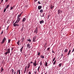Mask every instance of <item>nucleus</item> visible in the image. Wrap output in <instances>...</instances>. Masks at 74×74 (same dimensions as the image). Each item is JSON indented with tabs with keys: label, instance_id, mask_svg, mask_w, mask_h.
Here are the masks:
<instances>
[{
	"label": "nucleus",
	"instance_id": "f257e3e1",
	"mask_svg": "<svg viewBox=\"0 0 74 74\" xmlns=\"http://www.w3.org/2000/svg\"><path fill=\"white\" fill-rule=\"evenodd\" d=\"M6 52L4 53L5 55H7L8 54L10 53V49L9 48L8 49L6 50L5 51Z\"/></svg>",
	"mask_w": 74,
	"mask_h": 74
},
{
	"label": "nucleus",
	"instance_id": "f03ea898",
	"mask_svg": "<svg viewBox=\"0 0 74 74\" xmlns=\"http://www.w3.org/2000/svg\"><path fill=\"white\" fill-rule=\"evenodd\" d=\"M20 20H21V18H17V20L16 21V23H18L20 21Z\"/></svg>",
	"mask_w": 74,
	"mask_h": 74
},
{
	"label": "nucleus",
	"instance_id": "7ed1b4c3",
	"mask_svg": "<svg viewBox=\"0 0 74 74\" xmlns=\"http://www.w3.org/2000/svg\"><path fill=\"white\" fill-rule=\"evenodd\" d=\"M62 11L60 10H58V15H59V14H60V13H62Z\"/></svg>",
	"mask_w": 74,
	"mask_h": 74
},
{
	"label": "nucleus",
	"instance_id": "20e7f679",
	"mask_svg": "<svg viewBox=\"0 0 74 74\" xmlns=\"http://www.w3.org/2000/svg\"><path fill=\"white\" fill-rule=\"evenodd\" d=\"M16 23V22H15V23L13 24L14 26L15 27L16 26H19V25Z\"/></svg>",
	"mask_w": 74,
	"mask_h": 74
},
{
	"label": "nucleus",
	"instance_id": "39448f33",
	"mask_svg": "<svg viewBox=\"0 0 74 74\" xmlns=\"http://www.w3.org/2000/svg\"><path fill=\"white\" fill-rule=\"evenodd\" d=\"M37 29L38 28L37 27L34 32V33H36V34H37V32H38V29Z\"/></svg>",
	"mask_w": 74,
	"mask_h": 74
},
{
	"label": "nucleus",
	"instance_id": "423d86ee",
	"mask_svg": "<svg viewBox=\"0 0 74 74\" xmlns=\"http://www.w3.org/2000/svg\"><path fill=\"white\" fill-rule=\"evenodd\" d=\"M27 48H28L29 49L31 48V47L30 46V44H28L27 45Z\"/></svg>",
	"mask_w": 74,
	"mask_h": 74
},
{
	"label": "nucleus",
	"instance_id": "0eeeda50",
	"mask_svg": "<svg viewBox=\"0 0 74 74\" xmlns=\"http://www.w3.org/2000/svg\"><path fill=\"white\" fill-rule=\"evenodd\" d=\"M42 8V6H38V9L39 10H41Z\"/></svg>",
	"mask_w": 74,
	"mask_h": 74
},
{
	"label": "nucleus",
	"instance_id": "6e6552de",
	"mask_svg": "<svg viewBox=\"0 0 74 74\" xmlns=\"http://www.w3.org/2000/svg\"><path fill=\"white\" fill-rule=\"evenodd\" d=\"M36 36H34L33 39V42H36Z\"/></svg>",
	"mask_w": 74,
	"mask_h": 74
},
{
	"label": "nucleus",
	"instance_id": "1a4fd4ad",
	"mask_svg": "<svg viewBox=\"0 0 74 74\" xmlns=\"http://www.w3.org/2000/svg\"><path fill=\"white\" fill-rule=\"evenodd\" d=\"M40 24H42V23H44V21L42 20L41 21H40Z\"/></svg>",
	"mask_w": 74,
	"mask_h": 74
},
{
	"label": "nucleus",
	"instance_id": "9d476101",
	"mask_svg": "<svg viewBox=\"0 0 74 74\" xmlns=\"http://www.w3.org/2000/svg\"><path fill=\"white\" fill-rule=\"evenodd\" d=\"M30 63L28 64V66L27 67V69H29L30 68Z\"/></svg>",
	"mask_w": 74,
	"mask_h": 74
},
{
	"label": "nucleus",
	"instance_id": "9b49d317",
	"mask_svg": "<svg viewBox=\"0 0 74 74\" xmlns=\"http://www.w3.org/2000/svg\"><path fill=\"white\" fill-rule=\"evenodd\" d=\"M26 21V18H24L23 19L22 21V22H25Z\"/></svg>",
	"mask_w": 74,
	"mask_h": 74
},
{
	"label": "nucleus",
	"instance_id": "f8f14e48",
	"mask_svg": "<svg viewBox=\"0 0 74 74\" xmlns=\"http://www.w3.org/2000/svg\"><path fill=\"white\" fill-rule=\"evenodd\" d=\"M70 52H71V50H69L68 53V55L69 56V55H70Z\"/></svg>",
	"mask_w": 74,
	"mask_h": 74
},
{
	"label": "nucleus",
	"instance_id": "ddd939ff",
	"mask_svg": "<svg viewBox=\"0 0 74 74\" xmlns=\"http://www.w3.org/2000/svg\"><path fill=\"white\" fill-rule=\"evenodd\" d=\"M43 9H41L40 10V13H42V12H43Z\"/></svg>",
	"mask_w": 74,
	"mask_h": 74
},
{
	"label": "nucleus",
	"instance_id": "4468645a",
	"mask_svg": "<svg viewBox=\"0 0 74 74\" xmlns=\"http://www.w3.org/2000/svg\"><path fill=\"white\" fill-rule=\"evenodd\" d=\"M50 8H51V9H52L53 8V5H50Z\"/></svg>",
	"mask_w": 74,
	"mask_h": 74
},
{
	"label": "nucleus",
	"instance_id": "2eb2a0df",
	"mask_svg": "<svg viewBox=\"0 0 74 74\" xmlns=\"http://www.w3.org/2000/svg\"><path fill=\"white\" fill-rule=\"evenodd\" d=\"M67 51H68V49H66L65 50L64 52L65 53H66V52H67Z\"/></svg>",
	"mask_w": 74,
	"mask_h": 74
},
{
	"label": "nucleus",
	"instance_id": "dca6fc26",
	"mask_svg": "<svg viewBox=\"0 0 74 74\" xmlns=\"http://www.w3.org/2000/svg\"><path fill=\"white\" fill-rule=\"evenodd\" d=\"M11 71H12V74H14V69H12L11 70Z\"/></svg>",
	"mask_w": 74,
	"mask_h": 74
},
{
	"label": "nucleus",
	"instance_id": "f3484780",
	"mask_svg": "<svg viewBox=\"0 0 74 74\" xmlns=\"http://www.w3.org/2000/svg\"><path fill=\"white\" fill-rule=\"evenodd\" d=\"M40 66H39L38 67V69L37 70L38 72V73H39L40 71H39L40 70Z\"/></svg>",
	"mask_w": 74,
	"mask_h": 74
},
{
	"label": "nucleus",
	"instance_id": "a211bd4d",
	"mask_svg": "<svg viewBox=\"0 0 74 74\" xmlns=\"http://www.w3.org/2000/svg\"><path fill=\"white\" fill-rule=\"evenodd\" d=\"M40 58L42 59H44V56L42 55L40 56Z\"/></svg>",
	"mask_w": 74,
	"mask_h": 74
},
{
	"label": "nucleus",
	"instance_id": "6ab92c4d",
	"mask_svg": "<svg viewBox=\"0 0 74 74\" xmlns=\"http://www.w3.org/2000/svg\"><path fill=\"white\" fill-rule=\"evenodd\" d=\"M21 14H19V15H18L17 18H19V17H21Z\"/></svg>",
	"mask_w": 74,
	"mask_h": 74
},
{
	"label": "nucleus",
	"instance_id": "aec40b11",
	"mask_svg": "<svg viewBox=\"0 0 74 74\" xmlns=\"http://www.w3.org/2000/svg\"><path fill=\"white\" fill-rule=\"evenodd\" d=\"M19 43H20V40H19L17 42V44H18V45H19Z\"/></svg>",
	"mask_w": 74,
	"mask_h": 74
},
{
	"label": "nucleus",
	"instance_id": "412c9836",
	"mask_svg": "<svg viewBox=\"0 0 74 74\" xmlns=\"http://www.w3.org/2000/svg\"><path fill=\"white\" fill-rule=\"evenodd\" d=\"M4 71V69L2 67L1 68V72H3Z\"/></svg>",
	"mask_w": 74,
	"mask_h": 74
},
{
	"label": "nucleus",
	"instance_id": "4be33fe9",
	"mask_svg": "<svg viewBox=\"0 0 74 74\" xmlns=\"http://www.w3.org/2000/svg\"><path fill=\"white\" fill-rule=\"evenodd\" d=\"M56 61L55 60L53 63V65H55V63H56Z\"/></svg>",
	"mask_w": 74,
	"mask_h": 74
},
{
	"label": "nucleus",
	"instance_id": "5701e85b",
	"mask_svg": "<svg viewBox=\"0 0 74 74\" xmlns=\"http://www.w3.org/2000/svg\"><path fill=\"white\" fill-rule=\"evenodd\" d=\"M25 39V38L23 37L22 38V42H23V41H24V39Z\"/></svg>",
	"mask_w": 74,
	"mask_h": 74
},
{
	"label": "nucleus",
	"instance_id": "b1692460",
	"mask_svg": "<svg viewBox=\"0 0 74 74\" xmlns=\"http://www.w3.org/2000/svg\"><path fill=\"white\" fill-rule=\"evenodd\" d=\"M33 65L35 67H36V66L37 65V64H35L34 63Z\"/></svg>",
	"mask_w": 74,
	"mask_h": 74
},
{
	"label": "nucleus",
	"instance_id": "393cba45",
	"mask_svg": "<svg viewBox=\"0 0 74 74\" xmlns=\"http://www.w3.org/2000/svg\"><path fill=\"white\" fill-rule=\"evenodd\" d=\"M3 41H5V40H6V38H5V37H4L3 39Z\"/></svg>",
	"mask_w": 74,
	"mask_h": 74
},
{
	"label": "nucleus",
	"instance_id": "a878e982",
	"mask_svg": "<svg viewBox=\"0 0 74 74\" xmlns=\"http://www.w3.org/2000/svg\"><path fill=\"white\" fill-rule=\"evenodd\" d=\"M10 7V5H7V6H6V9H7V8H8V7Z\"/></svg>",
	"mask_w": 74,
	"mask_h": 74
},
{
	"label": "nucleus",
	"instance_id": "bb28decb",
	"mask_svg": "<svg viewBox=\"0 0 74 74\" xmlns=\"http://www.w3.org/2000/svg\"><path fill=\"white\" fill-rule=\"evenodd\" d=\"M4 42H5V41H4V40H2V42H1V44H3Z\"/></svg>",
	"mask_w": 74,
	"mask_h": 74
},
{
	"label": "nucleus",
	"instance_id": "cd10ccee",
	"mask_svg": "<svg viewBox=\"0 0 74 74\" xmlns=\"http://www.w3.org/2000/svg\"><path fill=\"white\" fill-rule=\"evenodd\" d=\"M58 66H59V67H61V66H62V63L58 65Z\"/></svg>",
	"mask_w": 74,
	"mask_h": 74
},
{
	"label": "nucleus",
	"instance_id": "c85d7f7f",
	"mask_svg": "<svg viewBox=\"0 0 74 74\" xmlns=\"http://www.w3.org/2000/svg\"><path fill=\"white\" fill-rule=\"evenodd\" d=\"M48 64V63H47V62H45V66H47V65Z\"/></svg>",
	"mask_w": 74,
	"mask_h": 74
},
{
	"label": "nucleus",
	"instance_id": "c756f323",
	"mask_svg": "<svg viewBox=\"0 0 74 74\" xmlns=\"http://www.w3.org/2000/svg\"><path fill=\"white\" fill-rule=\"evenodd\" d=\"M27 41H29V42H31V40L29 39L27 40Z\"/></svg>",
	"mask_w": 74,
	"mask_h": 74
},
{
	"label": "nucleus",
	"instance_id": "7c9ffc66",
	"mask_svg": "<svg viewBox=\"0 0 74 74\" xmlns=\"http://www.w3.org/2000/svg\"><path fill=\"white\" fill-rule=\"evenodd\" d=\"M40 52H38V56H40Z\"/></svg>",
	"mask_w": 74,
	"mask_h": 74
},
{
	"label": "nucleus",
	"instance_id": "2f4dec72",
	"mask_svg": "<svg viewBox=\"0 0 74 74\" xmlns=\"http://www.w3.org/2000/svg\"><path fill=\"white\" fill-rule=\"evenodd\" d=\"M56 59V57H55L54 58H53V62L55 61V60Z\"/></svg>",
	"mask_w": 74,
	"mask_h": 74
},
{
	"label": "nucleus",
	"instance_id": "473e14b6",
	"mask_svg": "<svg viewBox=\"0 0 74 74\" xmlns=\"http://www.w3.org/2000/svg\"><path fill=\"white\" fill-rule=\"evenodd\" d=\"M21 70H19L18 71V73L19 74H21Z\"/></svg>",
	"mask_w": 74,
	"mask_h": 74
},
{
	"label": "nucleus",
	"instance_id": "72a5a7b5",
	"mask_svg": "<svg viewBox=\"0 0 74 74\" xmlns=\"http://www.w3.org/2000/svg\"><path fill=\"white\" fill-rule=\"evenodd\" d=\"M42 62L41 61H40V66H42Z\"/></svg>",
	"mask_w": 74,
	"mask_h": 74
},
{
	"label": "nucleus",
	"instance_id": "f704fd0d",
	"mask_svg": "<svg viewBox=\"0 0 74 74\" xmlns=\"http://www.w3.org/2000/svg\"><path fill=\"white\" fill-rule=\"evenodd\" d=\"M23 50V49L21 48V49H20V51L21 52H22Z\"/></svg>",
	"mask_w": 74,
	"mask_h": 74
},
{
	"label": "nucleus",
	"instance_id": "c9c22d12",
	"mask_svg": "<svg viewBox=\"0 0 74 74\" xmlns=\"http://www.w3.org/2000/svg\"><path fill=\"white\" fill-rule=\"evenodd\" d=\"M11 41V40L9 39L8 40V43H10Z\"/></svg>",
	"mask_w": 74,
	"mask_h": 74
},
{
	"label": "nucleus",
	"instance_id": "e433bc0d",
	"mask_svg": "<svg viewBox=\"0 0 74 74\" xmlns=\"http://www.w3.org/2000/svg\"><path fill=\"white\" fill-rule=\"evenodd\" d=\"M13 8H12V7H11L10 8V10H13Z\"/></svg>",
	"mask_w": 74,
	"mask_h": 74
},
{
	"label": "nucleus",
	"instance_id": "4c0bfd02",
	"mask_svg": "<svg viewBox=\"0 0 74 74\" xmlns=\"http://www.w3.org/2000/svg\"><path fill=\"white\" fill-rule=\"evenodd\" d=\"M6 11V9L5 8L4 10V12H5V11Z\"/></svg>",
	"mask_w": 74,
	"mask_h": 74
},
{
	"label": "nucleus",
	"instance_id": "58836bf2",
	"mask_svg": "<svg viewBox=\"0 0 74 74\" xmlns=\"http://www.w3.org/2000/svg\"><path fill=\"white\" fill-rule=\"evenodd\" d=\"M50 49V47H49L47 48V50L48 51H49Z\"/></svg>",
	"mask_w": 74,
	"mask_h": 74
},
{
	"label": "nucleus",
	"instance_id": "ea45409f",
	"mask_svg": "<svg viewBox=\"0 0 74 74\" xmlns=\"http://www.w3.org/2000/svg\"><path fill=\"white\" fill-rule=\"evenodd\" d=\"M26 70H25L24 72V74L25 73H26Z\"/></svg>",
	"mask_w": 74,
	"mask_h": 74
},
{
	"label": "nucleus",
	"instance_id": "a19ab883",
	"mask_svg": "<svg viewBox=\"0 0 74 74\" xmlns=\"http://www.w3.org/2000/svg\"><path fill=\"white\" fill-rule=\"evenodd\" d=\"M38 3L39 4H41V3H40V1H38Z\"/></svg>",
	"mask_w": 74,
	"mask_h": 74
},
{
	"label": "nucleus",
	"instance_id": "79ce46f5",
	"mask_svg": "<svg viewBox=\"0 0 74 74\" xmlns=\"http://www.w3.org/2000/svg\"><path fill=\"white\" fill-rule=\"evenodd\" d=\"M41 17H44V15L43 14V15L42 16H41Z\"/></svg>",
	"mask_w": 74,
	"mask_h": 74
},
{
	"label": "nucleus",
	"instance_id": "37998d69",
	"mask_svg": "<svg viewBox=\"0 0 74 74\" xmlns=\"http://www.w3.org/2000/svg\"><path fill=\"white\" fill-rule=\"evenodd\" d=\"M50 16L49 15H48L47 16V19H49V18Z\"/></svg>",
	"mask_w": 74,
	"mask_h": 74
},
{
	"label": "nucleus",
	"instance_id": "c03bdc74",
	"mask_svg": "<svg viewBox=\"0 0 74 74\" xmlns=\"http://www.w3.org/2000/svg\"><path fill=\"white\" fill-rule=\"evenodd\" d=\"M25 70H27V66H25Z\"/></svg>",
	"mask_w": 74,
	"mask_h": 74
},
{
	"label": "nucleus",
	"instance_id": "a18cd8bd",
	"mask_svg": "<svg viewBox=\"0 0 74 74\" xmlns=\"http://www.w3.org/2000/svg\"><path fill=\"white\" fill-rule=\"evenodd\" d=\"M3 33V30H2V32L1 33V34H2Z\"/></svg>",
	"mask_w": 74,
	"mask_h": 74
},
{
	"label": "nucleus",
	"instance_id": "49530a36",
	"mask_svg": "<svg viewBox=\"0 0 74 74\" xmlns=\"http://www.w3.org/2000/svg\"><path fill=\"white\" fill-rule=\"evenodd\" d=\"M36 63V60H35V62H34V63L36 64H37Z\"/></svg>",
	"mask_w": 74,
	"mask_h": 74
},
{
	"label": "nucleus",
	"instance_id": "de8ad7c7",
	"mask_svg": "<svg viewBox=\"0 0 74 74\" xmlns=\"http://www.w3.org/2000/svg\"><path fill=\"white\" fill-rule=\"evenodd\" d=\"M29 74H31V72H30V71L29 72Z\"/></svg>",
	"mask_w": 74,
	"mask_h": 74
},
{
	"label": "nucleus",
	"instance_id": "09e8293b",
	"mask_svg": "<svg viewBox=\"0 0 74 74\" xmlns=\"http://www.w3.org/2000/svg\"><path fill=\"white\" fill-rule=\"evenodd\" d=\"M23 28H22L21 29V31H23Z\"/></svg>",
	"mask_w": 74,
	"mask_h": 74
},
{
	"label": "nucleus",
	"instance_id": "8fccbe9b",
	"mask_svg": "<svg viewBox=\"0 0 74 74\" xmlns=\"http://www.w3.org/2000/svg\"><path fill=\"white\" fill-rule=\"evenodd\" d=\"M34 73H35V74H36V73H37V72L35 71V72H34Z\"/></svg>",
	"mask_w": 74,
	"mask_h": 74
},
{
	"label": "nucleus",
	"instance_id": "3c124183",
	"mask_svg": "<svg viewBox=\"0 0 74 74\" xmlns=\"http://www.w3.org/2000/svg\"><path fill=\"white\" fill-rule=\"evenodd\" d=\"M9 0H5V2H7Z\"/></svg>",
	"mask_w": 74,
	"mask_h": 74
},
{
	"label": "nucleus",
	"instance_id": "603ef678",
	"mask_svg": "<svg viewBox=\"0 0 74 74\" xmlns=\"http://www.w3.org/2000/svg\"><path fill=\"white\" fill-rule=\"evenodd\" d=\"M38 0H34V2H36Z\"/></svg>",
	"mask_w": 74,
	"mask_h": 74
},
{
	"label": "nucleus",
	"instance_id": "864d4df0",
	"mask_svg": "<svg viewBox=\"0 0 74 74\" xmlns=\"http://www.w3.org/2000/svg\"><path fill=\"white\" fill-rule=\"evenodd\" d=\"M9 27V26H8L7 28V30H8V29Z\"/></svg>",
	"mask_w": 74,
	"mask_h": 74
},
{
	"label": "nucleus",
	"instance_id": "5fc2aeb1",
	"mask_svg": "<svg viewBox=\"0 0 74 74\" xmlns=\"http://www.w3.org/2000/svg\"><path fill=\"white\" fill-rule=\"evenodd\" d=\"M33 63V62H32L31 61V62L30 63V64H32V63Z\"/></svg>",
	"mask_w": 74,
	"mask_h": 74
},
{
	"label": "nucleus",
	"instance_id": "6e6d98bb",
	"mask_svg": "<svg viewBox=\"0 0 74 74\" xmlns=\"http://www.w3.org/2000/svg\"><path fill=\"white\" fill-rule=\"evenodd\" d=\"M14 74H16V72L15 71H14Z\"/></svg>",
	"mask_w": 74,
	"mask_h": 74
},
{
	"label": "nucleus",
	"instance_id": "4d7b16f0",
	"mask_svg": "<svg viewBox=\"0 0 74 74\" xmlns=\"http://www.w3.org/2000/svg\"><path fill=\"white\" fill-rule=\"evenodd\" d=\"M22 12L20 14L21 15H22Z\"/></svg>",
	"mask_w": 74,
	"mask_h": 74
},
{
	"label": "nucleus",
	"instance_id": "13d9d810",
	"mask_svg": "<svg viewBox=\"0 0 74 74\" xmlns=\"http://www.w3.org/2000/svg\"><path fill=\"white\" fill-rule=\"evenodd\" d=\"M24 56H25V57H26V54H24Z\"/></svg>",
	"mask_w": 74,
	"mask_h": 74
},
{
	"label": "nucleus",
	"instance_id": "bf43d9fd",
	"mask_svg": "<svg viewBox=\"0 0 74 74\" xmlns=\"http://www.w3.org/2000/svg\"><path fill=\"white\" fill-rule=\"evenodd\" d=\"M3 0H1V3H2V2H3Z\"/></svg>",
	"mask_w": 74,
	"mask_h": 74
},
{
	"label": "nucleus",
	"instance_id": "052dcab7",
	"mask_svg": "<svg viewBox=\"0 0 74 74\" xmlns=\"http://www.w3.org/2000/svg\"><path fill=\"white\" fill-rule=\"evenodd\" d=\"M21 48L23 49V46Z\"/></svg>",
	"mask_w": 74,
	"mask_h": 74
},
{
	"label": "nucleus",
	"instance_id": "680f3d73",
	"mask_svg": "<svg viewBox=\"0 0 74 74\" xmlns=\"http://www.w3.org/2000/svg\"><path fill=\"white\" fill-rule=\"evenodd\" d=\"M52 52L53 53H54V52H53V50H52Z\"/></svg>",
	"mask_w": 74,
	"mask_h": 74
},
{
	"label": "nucleus",
	"instance_id": "e2e57ef3",
	"mask_svg": "<svg viewBox=\"0 0 74 74\" xmlns=\"http://www.w3.org/2000/svg\"><path fill=\"white\" fill-rule=\"evenodd\" d=\"M13 49H12H12H11V50H12H12Z\"/></svg>",
	"mask_w": 74,
	"mask_h": 74
},
{
	"label": "nucleus",
	"instance_id": "0e129e2a",
	"mask_svg": "<svg viewBox=\"0 0 74 74\" xmlns=\"http://www.w3.org/2000/svg\"><path fill=\"white\" fill-rule=\"evenodd\" d=\"M15 6H13V7H12V8H14V7Z\"/></svg>",
	"mask_w": 74,
	"mask_h": 74
},
{
	"label": "nucleus",
	"instance_id": "69168bd1",
	"mask_svg": "<svg viewBox=\"0 0 74 74\" xmlns=\"http://www.w3.org/2000/svg\"><path fill=\"white\" fill-rule=\"evenodd\" d=\"M62 56H63V54H62Z\"/></svg>",
	"mask_w": 74,
	"mask_h": 74
},
{
	"label": "nucleus",
	"instance_id": "338daca9",
	"mask_svg": "<svg viewBox=\"0 0 74 74\" xmlns=\"http://www.w3.org/2000/svg\"><path fill=\"white\" fill-rule=\"evenodd\" d=\"M1 29V27H0V30Z\"/></svg>",
	"mask_w": 74,
	"mask_h": 74
},
{
	"label": "nucleus",
	"instance_id": "774afa93",
	"mask_svg": "<svg viewBox=\"0 0 74 74\" xmlns=\"http://www.w3.org/2000/svg\"><path fill=\"white\" fill-rule=\"evenodd\" d=\"M45 74H47V73H45Z\"/></svg>",
	"mask_w": 74,
	"mask_h": 74
}]
</instances>
